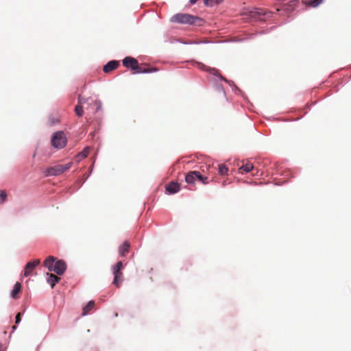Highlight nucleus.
Wrapping results in <instances>:
<instances>
[{"label":"nucleus","instance_id":"obj_1","mask_svg":"<svg viewBox=\"0 0 351 351\" xmlns=\"http://www.w3.org/2000/svg\"><path fill=\"white\" fill-rule=\"evenodd\" d=\"M170 21L171 23L186 24L198 27L202 26L205 22L204 20L199 16L184 13H178L173 15L171 17Z\"/></svg>","mask_w":351,"mask_h":351},{"label":"nucleus","instance_id":"obj_32","mask_svg":"<svg viewBox=\"0 0 351 351\" xmlns=\"http://www.w3.org/2000/svg\"><path fill=\"white\" fill-rule=\"evenodd\" d=\"M248 40H252V38H248V34H247V36L245 38H234L233 41L234 42H244V41H246Z\"/></svg>","mask_w":351,"mask_h":351},{"label":"nucleus","instance_id":"obj_27","mask_svg":"<svg viewBox=\"0 0 351 351\" xmlns=\"http://www.w3.org/2000/svg\"><path fill=\"white\" fill-rule=\"evenodd\" d=\"M180 43L184 45H199V44H203V42L201 41H196V40H191V41H181L178 40Z\"/></svg>","mask_w":351,"mask_h":351},{"label":"nucleus","instance_id":"obj_37","mask_svg":"<svg viewBox=\"0 0 351 351\" xmlns=\"http://www.w3.org/2000/svg\"><path fill=\"white\" fill-rule=\"evenodd\" d=\"M281 184H282V183H280V182H275V185H278V186L280 185Z\"/></svg>","mask_w":351,"mask_h":351},{"label":"nucleus","instance_id":"obj_18","mask_svg":"<svg viewBox=\"0 0 351 351\" xmlns=\"http://www.w3.org/2000/svg\"><path fill=\"white\" fill-rule=\"evenodd\" d=\"M95 306V302L93 300L89 301L87 304L83 308L82 315L85 316L88 314L89 311L92 310Z\"/></svg>","mask_w":351,"mask_h":351},{"label":"nucleus","instance_id":"obj_34","mask_svg":"<svg viewBox=\"0 0 351 351\" xmlns=\"http://www.w3.org/2000/svg\"><path fill=\"white\" fill-rule=\"evenodd\" d=\"M197 1H198V0H189V3H190V4H191V5H194L195 3H197Z\"/></svg>","mask_w":351,"mask_h":351},{"label":"nucleus","instance_id":"obj_33","mask_svg":"<svg viewBox=\"0 0 351 351\" xmlns=\"http://www.w3.org/2000/svg\"><path fill=\"white\" fill-rule=\"evenodd\" d=\"M22 313H18L15 317V324H19L21 321Z\"/></svg>","mask_w":351,"mask_h":351},{"label":"nucleus","instance_id":"obj_28","mask_svg":"<svg viewBox=\"0 0 351 351\" xmlns=\"http://www.w3.org/2000/svg\"><path fill=\"white\" fill-rule=\"evenodd\" d=\"M88 101V99L82 96L81 95H79L77 97V104L82 106L85 103H86Z\"/></svg>","mask_w":351,"mask_h":351},{"label":"nucleus","instance_id":"obj_23","mask_svg":"<svg viewBox=\"0 0 351 351\" xmlns=\"http://www.w3.org/2000/svg\"><path fill=\"white\" fill-rule=\"evenodd\" d=\"M219 173L221 175H226L228 172V168L223 164H221L218 167Z\"/></svg>","mask_w":351,"mask_h":351},{"label":"nucleus","instance_id":"obj_12","mask_svg":"<svg viewBox=\"0 0 351 351\" xmlns=\"http://www.w3.org/2000/svg\"><path fill=\"white\" fill-rule=\"evenodd\" d=\"M46 276L47 282L50 285L52 289L55 287L56 284L58 283L60 280V278L55 276L52 273L47 272L46 274Z\"/></svg>","mask_w":351,"mask_h":351},{"label":"nucleus","instance_id":"obj_24","mask_svg":"<svg viewBox=\"0 0 351 351\" xmlns=\"http://www.w3.org/2000/svg\"><path fill=\"white\" fill-rule=\"evenodd\" d=\"M123 267V263L121 261H118L115 265L112 267V273H117L121 271V269Z\"/></svg>","mask_w":351,"mask_h":351},{"label":"nucleus","instance_id":"obj_36","mask_svg":"<svg viewBox=\"0 0 351 351\" xmlns=\"http://www.w3.org/2000/svg\"><path fill=\"white\" fill-rule=\"evenodd\" d=\"M92 171H93V168L91 169L90 173H89V174L86 177V178H85V180H84V182H85V181L88 179V177L90 176V173H91Z\"/></svg>","mask_w":351,"mask_h":351},{"label":"nucleus","instance_id":"obj_11","mask_svg":"<svg viewBox=\"0 0 351 351\" xmlns=\"http://www.w3.org/2000/svg\"><path fill=\"white\" fill-rule=\"evenodd\" d=\"M90 150V147L88 146L85 147L82 152H80L78 154H77L74 160L75 162L79 163L80 161L86 158L88 154H89V152Z\"/></svg>","mask_w":351,"mask_h":351},{"label":"nucleus","instance_id":"obj_2","mask_svg":"<svg viewBox=\"0 0 351 351\" xmlns=\"http://www.w3.org/2000/svg\"><path fill=\"white\" fill-rule=\"evenodd\" d=\"M44 266L49 271H53L58 276H62L67 268L66 263L64 260L58 259L53 256H49L45 259Z\"/></svg>","mask_w":351,"mask_h":351},{"label":"nucleus","instance_id":"obj_10","mask_svg":"<svg viewBox=\"0 0 351 351\" xmlns=\"http://www.w3.org/2000/svg\"><path fill=\"white\" fill-rule=\"evenodd\" d=\"M119 66V62L118 60H112L108 62L103 66V71L105 73H110V71L116 69Z\"/></svg>","mask_w":351,"mask_h":351},{"label":"nucleus","instance_id":"obj_14","mask_svg":"<svg viewBox=\"0 0 351 351\" xmlns=\"http://www.w3.org/2000/svg\"><path fill=\"white\" fill-rule=\"evenodd\" d=\"M21 290V285L19 282H16L10 293V297L13 299H16Z\"/></svg>","mask_w":351,"mask_h":351},{"label":"nucleus","instance_id":"obj_7","mask_svg":"<svg viewBox=\"0 0 351 351\" xmlns=\"http://www.w3.org/2000/svg\"><path fill=\"white\" fill-rule=\"evenodd\" d=\"M61 167V165H57L53 167H48L45 170L44 173L46 176L48 177L59 176L63 173Z\"/></svg>","mask_w":351,"mask_h":351},{"label":"nucleus","instance_id":"obj_38","mask_svg":"<svg viewBox=\"0 0 351 351\" xmlns=\"http://www.w3.org/2000/svg\"><path fill=\"white\" fill-rule=\"evenodd\" d=\"M203 43H208V41H202Z\"/></svg>","mask_w":351,"mask_h":351},{"label":"nucleus","instance_id":"obj_15","mask_svg":"<svg viewBox=\"0 0 351 351\" xmlns=\"http://www.w3.org/2000/svg\"><path fill=\"white\" fill-rule=\"evenodd\" d=\"M324 0H310V1H306L302 0V3L308 7L311 8H317L318 7Z\"/></svg>","mask_w":351,"mask_h":351},{"label":"nucleus","instance_id":"obj_8","mask_svg":"<svg viewBox=\"0 0 351 351\" xmlns=\"http://www.w3.org/2000/svg\"><path fill=\"white\" fill-rule=\"evenodd\" d=\"M40 264V260L36 259L32 261L28 262L25 266V270L23 276L24 277H28L32 275V273L34 268Z\"/></svg>","mask_w":351,"mask_h":351},{"label":"nucleus","instance_id":"obj_4","mask_svg":"<svg viewBox=\"0 0 351 351\" xmlns=\"http://www.w3.org/2000/svg\"><path fill=\"white\" fill-rule=\"evenodd\" d=\"M202 69L206 71L207 72L210 73V74L213 75L215 77H217L220 80L224 81L226 82L230 87H232V90L235 93V94H241L242 90L239 89L234 83L233 81L228 80L223 77L218 71L217 69L215 68H211V67H207L204 64H202Z\"/></svg>","mask_w":351,"mask_h":351},{"label":"nucleus","instance_id":"obj_26","mask_svg":"<svg viewBox=\"0 0 351 351\" xmlns=\"http://www.w3.org/2000/svg\"><path fill=\"white\" fill-rule=\"evenodd\" d=\"M215 88L217 92L222 93L223 94V95L226 97V91H225L224 88L221 84L216 82L215 84Z\"/></svg>","mask_w":351,"mask_h":351},{"label":"nucleus","instance_id":"obj_5","mask_svg":"<svg viewBox=\"0 0 351 351\" xmlns=\"http://www.w3.org/2000/svg\"><path fill=\"white\" fill-rule=\"evenodd\" d=\"M67 142V138L63 131H57L53 133L51 138V145L57 149L64 148Z\"/></svg>","mask_w":351,"mask_h":351},{"label":"nucleus","instance_id":"obj_21","mask_svg":"<svg viewBox=\"0 0 351 351\" xmlns=\"http://www.w3.org/2000/svg\"><path fill=\"white\" fill-rule=\"evenodd\" d=\"M254 169V165L251 163H247L239 168V170H243L246 173H249Z\"/></svg>","mask_w":351,"mask_h":351},{"label":"nucleus","instance_id":"obj_19","mask_svg":"<svg viewBox=\"0 0 351 351\" xmlns=\"http://www.w3.org/2000/svg\"><path fill=\"white\" fill-rule=\"evenodd\" d=\"M224 0H204V4L206 7L212 8L214 5L221 3Z\"/></svg>","mask_w":351,"mask_h":351},{"label":"nucleus","instance_id":"obj_17","mask_svg":"<svg viewBox=\"0 0 351 351\" xmlns=\"http://www.w3.org/2000/svg\"><path fill=\"white\" fill-rule=\"evenodd\" d=\"M193 174L196 175L197 180L200 181L202 184H206L208 183V177L203 176L199 171H193Z\"/></svg>","mask_w":351,"mask_h":351},{"label":"nucleus","instance_id":"obj_29","mask_svg":"<svg viewBox=\"0 0 351 351\" xmlns=\"http://www.w3.org/2000/svg\"><path fill=\"white\" fill-rule=\"evenodd\" d=\"M94 103L97 106V108H96V110H95V112H97L99 111H101L102 110V102H101V101L99 100V99H96L94 101Z\"/></svg>","mask_w":351,"mask_h":351},{"label":"nucleus","instance_id":"obj_30","mask_svg":"<svg viewBox=\"0 0 351 351\" xmlns=\"http://www.w3.org/2000/svg\"><path fill=\"white\" fill-rule=\"evenodd\" d=\"M7 199V193L5 191L2 190L0 192V204H3Z\"/></svg>","mask_w":351,"mask_h":351},{"label":"nucleus","instance_id":"obj_9","mask_svg":"<svg viewBox=\"0 0 351 351\" xmlns=\"http://www.w3.org/2000/svg\"><path fill=\"white\" fill-rule=\"evenodd\" d=\"M180 186L179 183L175 182H169L165 187V193L167 195H173L180 191Z\"/></svg>","mask_w":351,"mask_h":351},{"label":"nucleus","instance_id":"obj_35","mask_svg":"<svg viewBox=\"0 0 351 351\" xmlns=\"http://www.w3.org/2000/svg\"><path fill=\"white\" fill-rule=\"evenodd\" d=\"M16 325H17V324H16V325H14V326H13L12 327V332H14L16 330V328H17Z\"/></svg>","mask_w":351,"mask_h":351},{"label":"nucleus","instance_id":"obj_13","mask_svg":"<svg viewBox=\"0 0 351 351\" xmlns=\"http://www.w3.org/2000/svg\"><path fill=\"white\" fill-rule=\"evenodd\" d=\"M130 244L128 241H125L119 247V254L121 257L126 256V254L129 252Z\"/></svg>","mask_w":351,"mask_h":351},{"label":"nucleus","instance_id":"obj_31","mask_svg":"<svg viewBox=\"0 0 351 351\" xmlns=\"http://www.w3.org/2000/svg\"><path fill=\"white\" fill-rule=\"evenodd\" d=\"M72 165H73L72 162H68L65 165H61V166H62L61 169L62 170V172L64 173L66 170L69 169L71 167Z\"/></svg>","mask_w":351,"mask_h":351},{"label":"nucleus","instance_id":"obj_16","mask_svg":"<svg viewBox=\"0 0 351 351\" xmlns=\"http://www.w3.org/2000/svg\"><path fill=\"white\" fill-rule=\"evenodd\" d=\"M196 180V175L193 174V171L189 172L185 176V182L189 184H194Z\"/></svg>","mask_w":351,"mask_h":351},{"label":"nucleus","instance_id":"obj_3","mask_svg":"<svg viewBox=\"0 0 351 351\" xmlns=\"http://www.w3.org/2000/svg\"><path fill=\"white\" fill-rule=\"evenodd\" d=\"M122 64L125 67L130 69L137 74L152 73L158 71L156 67L145 69L139 66L137 60L131 56L124 58L122 60Z\"/></svg>","mask_w":351,"mask_h":351},{"label":"nucleus","instance_id":"obj_25","mask_svg":"<svg viewBox=\"0 0 351 351\" xmlns=\"http://www.w3.org/2000/svg\"><path fill=\"white\" fill-rule=\"evenodd\" d=\"M74 110H75V114L80 117H82L84 114L83 107L81 105H79V104L76 105Z\"/></svg>","mask_w":351,"mask_h":351},{"label":"nucleus","instance_id":"obj_22","mask_svg":"<svg viewBox=\"0 0 351 351\" xmlns=\"http://www.w3.org/2000/svg\"><path fill=\"white\" fill-rule=\"evenodd\" d=\"M269 31V30H262L259 32H256L255 33L249 34H248V38L254 39L258 35H263L267 34Z\"/></svg>","mask_w":351,"mask_h":351},{"label":"nucleus","instance_id":"obj_20","mask_svg":"<svg viewBox=\"0 0 351 351\" xmlns=\"http://www.w3.org/2000/svg\"><path fill=\"white\" fill-rule=\"evenodd\" d=\"M114 275L113 284L118 285L119 282L123 280V273L121 271L117 273H112Z\"/></svg>","mask_w":351,"mask_h":351},{"label":"nucleus","instance_id":"obj_6","mask_svg":"<svg viewBox=\"0 0 351 351\" xmlns=\"http://www.w3.org/2000/svg\"><path fill=\"white\" fill-rule=\"evenodd\" d=\"M250 16L254 21H265L271 16V12L255 8L250 12Z\"/></svg>","mask_w":351,"mask_h":351}]
</instances>
